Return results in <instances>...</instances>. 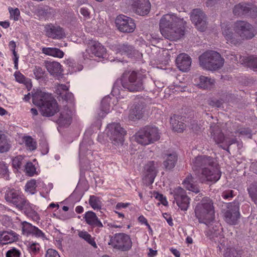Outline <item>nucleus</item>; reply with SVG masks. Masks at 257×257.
Masks as SVG:
<instances>
[{
    "label": "nucleus",
    "instance_id": "1",
    "mask_svg": "<svg viewBox=\"0 0 257 257\" xmlns=\"http://www.w3.org/2000/svg\"><path fill=\"white\" fill-rule=\"evenodd\" d=\"M192 163V169L194 171L201 169L199 177L202 183L206 181L216 182L220 179L221 172L213 158L206 156H197Z\"/></svg>",
    "mask_w": 257,
    "mask_h": 257
},
{
    "label": "nucleus",
    "instance_id": "2",
    "mask_svg": "<svg viewBox=\"0 0 257 257\" xmlns=\"http://www.w3.org/2000/svg\"><path fill=\"white\" fill-rule=\"evenodd\" d=\"M185 22L173 14L164 15L160 21V30L166 39L177 40L185 34Z\"/></svg>",
    "mask_w": 257,
    "mask_h": 257
},
{
    "label": "nucleus",
    "instance_id": "3",
    "mask_svg": "<svg viewBox=\"0 0 257 257\" xmlns=\"http://www.w3.org/2000/svg\"><path fill=\"white\" fill-rule=\"evenodd\" d=\"M33 103L40 107L41 114L45 116L54 115L58 111V103L51 94L36 90L32 94Z\"/></svg>",
    "mask_w": 257,
    "mask_h": 257
},
{
    "label": "nucleus",
    "instance_id": "4",
    "mask_svg": "<svg viewBox=\"0 0 257 257\" xmlns=\"http://www.w3.org/2000/svg\"><path fill=\"white\" fill-rule=\"evenodd\" d=\"M195 214L198 221L206 225L215 218V210L213 200L209 197H204L195 208Z\"/></svg>",
    "mask_w": 257,
    "mask_h": 257
},
{
    "label": "nucleus",
    "instance_id": "5",
    "mask_svg": "<svg viewBox=\"0 0 257 257\" xmlns=\"http://www.w3.org/2000/svg\"><path fill=\"white\" fill-rule=\"evenodd\" d=\"M126 73L123 74L121 80L122 86L125 89L130 92L141 91L144 89V80L146 76L139 72L133 71L128 72V75L125 77Z\"/></svg>",
    "mask_w": 257,
    "mask_h": 257
},
{
    "label": "nucleus",
    "instance_id": "6",
    "mask_svg": "<svg viewBox=\"0 0 257 257\" xmlns=\"http://www.w3.org/2000/svg\"><path fill=\"white\" fill-rule=\"evenodd\" d=\"M199 60L202 67L210 71L220 69L224 64V59L220 54L214 51L204 52L199 56Z\"/></svg>",
    "mask_w": 257,
    "mask_h": 257
},
{
    "label": "nucleus",
    "instance_id": "7",
    "mask_svg": "<svg viewBox=\"0 0 257 257\" xmlns=\"http://www.w3.org/2000/svg\"><path fill=\"white\" fill-rule=\"evenodd\" d=\"M136 141L142 145H148L160 139L158 129L154 126L147 125L140 129L135 135Z\"/></svg>",
    "mask_w": 257,
    "mask_h": 257
},
{
    "label": "nucleus",
    "instance_id": "8",
    "mask_svg": "<svg viewBox=\"0 0 257 257\" xmlns=\"http://www.w3.org/2000/svg\"><path fill=\"white\" fill-rule=\"evenodd\" d=\"M108 244L114 249L125 251L132 248V242L129 235L123 233H116L111 237Z\"/></svg>",
    "mask_w": 257,
    "mask_h": 257
},
{
    "label": "nucleus",
    "instance_id": "9",
    "mask_svg": "<svg viewBox=\"0 0 257 257\" xmlns=\"http://www.w3.org/2000/svg\"><path fill=\"white\" fill-rule=\"evenodd\" d=\"M107 136L112 143L115 146L121 145L124 141L126 132L119 123H112L107 126Z\"/></svg>",
    "mask_w": 257,
    "mask_h": 257
},
{
    "label": "nucleus",
    "instance_id": "10",
    "mask_svg": "<svg viewBox=\"0 0 257 257\" xmlns=\"http://www.w3.org/2000/svg\"><path fill=\"white\" fill-rule=\"evenodd\" d=\"M235 30L242 39H250L254 36L253 27L245 21H237L235 24Z\"/></svg>",
    "mask_w": 257,
    "mask_h": 257
},
{
    "label": "nucleus",
    "instance_id": "11",
    "mask_svg": "<svg viewBox=\"0 0 257 257\" xmlns=\"http://www.w3.org/2000/svg\"><path fill=\"white\" fill-rule=\"evenodd\" d=\"M115 22L118 30L123 33H132L136 28L134 20L123 15L118 16Z\"/></svg>",
    "mask_w": 257,
    "mask_h": 257
},
{
    "label": "nucleus",
    "instance_id": "12",
    "mask_svg": "<svg viewBox=\"0 0 257 257\" xmlns=\"http://www.w3.org/2000/svg\"><path fill=\"white\" fill-rule=\"evenodd\" d=\"M172 194L178 206L183 211H186L190 204V198L186 191L181 187H178L173 190Z\"/></svg>",
    "mask_w": 257,
    "mask_h": 257
},
{
    "label": "nucleus",
    "instance_id": "13",
    "mask_svg": "<svg viewBox=\"0 0 257 257\" xmlns=\"http://www.w3.org/2000/svg\"><path fill=\"white\" fill-rule=\"evenodd\" d=\"M5 199L21 210L24 209L28 204V201L20 195L19 191L14 189L7 191Z\"/></svg>",
    "mask_w": 257,
    "mask_h": 257
},
{
    "label": "nucleus",
    "instance_id": "14",
    "mask_svg": "<svg viewBox=\"0 0 257 257\" xmlns=\"http://www.w3.org/2000/svg\"><path fill=\"white\" fill-rule=\"evenodd\" d=\"M226 222L229 224H236L240 217L239 212V203L234 201L228 205L227 209L224 214Z\"/></svg>",
    "mask_w": 257,
    "mask_h": 257
},
{
    "label": "nucleus",
    "instance_id": "15",
    "mask_svg": "<svg viewBox=\"0 0 257 257\" xmlns=\"http://www.w3.org/2000/svg\"><path fill=\"white\" fill-rule=\"evenodd\" d=\"M233 13L237 16L255 18L257 16V8L251 7L248 4L241 3L236 5L234 7Z\"/></svg>",
    "mask_w": 257,
    "mask_h": 257
},
{
    "label": "nucleus",
    "instance_id": "16",
    "mask_svg": "<svg viewBox=\"0 0 257 257\" xmlns=\"http://www.w3.org/2000/svg\"><path fill=\"white\" fill-rule=\"evenodd\" d=\"M190 18L197 29L203 32L206 28V17L205 14L200 9H194L190 15Z\"/></svg>",
    "mask_w": 257,
    "mask_h": 257
},
{
    "label": "nucleus",
    "instance_id": "17",
    "mask_svg": "<svg viewBox=\"0 0 257 257\" xmlns=\"http://www.w3.org/2000/svg\"><path fill=\"white\" fill-rule=\"evenodd\" d=\"M156 170L155 162L151 161L148 162L144 167L143 171V181L147 185L153 184L156 176Z\"/></svg>",
    "mask_w": 257,
    "mask_h": 257
},
{
    "label": "nucleus",
    "instance_id": "18",
    "mask_svg": "<svg viewBox=\"0 0 257 257\" xmlns=\"http://www.w3.org/2000/svg\"><path fill=\"white\" fill-rule=\"evenodd\" d=\"M44 31L48 37L53 39H61L65 37L63 28L58 25L51 23L46 25Z\"/></svg>",
    "mask_w": 257,
    "mask_h": 257
},
{
    "label": "nucleus",
    "instance_id": "19",
    "mask_svg": "<svg viewBox=\"0 0 257 257\" xmlns=\"http://www.w3.org/2000/svg\"><path fill=\"white\" fill-rule=\"evenodd\" d=\"M132 5L134 11L139 15L144 16L150 12L151 4L149 0H133Z\"/></svg>",
    "mask_w": 257,
    "mask_h": 257
},
{
    "label": "nucleus",
    "instance_id": "20",
    "mask_svg": "<svg viewBox=\"0 0 257 257\" xmlns=\"http://www.w3.org/2000/svg\"><path fill=\"white\" fill-rule=\"evenodd\" d=\"M146 103L144 101L136 102L130 110L129 118L136 120L141 118L145 111Z\"/></svg>",
    "mask_w": 257,
    "mask_h": 257
},
{
    "label": "nucleus",
    "instance_id": "21",
    "mask_svg": "<svg viewBox=\"0 0 257 257\" xmlns=\"http://www.w3.org/2000/svg\"><path fill=\"white\" fill-rule=\"evenodd\" d=\"M176 63L180 70L183 72L188 71L191 66V58L185 53L179 54L176 59Z\"/></svg>",
    "mask_w": 257,
    "mask_h": 257
},
{
    "label": "nucleus",
    "instance_id": "22",
    "mask_svg": "<svg viewBox=\"0 0 257 257\" xmlns=\"http://www.w3.org/2000/svg\"><path fill=\"white\" fill-rule=\"evenodd\" d=\"M114 50L116 53L125 55L128 57H132L136 53L134 47L127 42L115 45L114 46Z\"/></svg>",
    "mask_w": 257,
    "mask_h": 257
},
{
    "label": "nucleus",
    "instance_id": "23",
    "mask_svg": "<svg viewBox=\"0 0 257 257\" xmlns=\"http://www.w3.org/2000/svg\"><path fill=\"white\" fill-rule=\"evenodd\" d=\"M19 235L13 230L0 231V244L11 243L18 241Z\"/></svg>",
    "mask_w": 257,
    "mask_h": 257
},
{
    "label": "nucleus",
    "instance_id": "24",
    "mask_svg": "<svg viewBox=\"0 0 257 257\" xmlns=\"http://www.w3.org/2000/svg\"><path fill=\"white\" fill-rule=\"evenodd\" d=\"M210 133L211 138L213 139L216 144H219L224 142V135L219 125L215 124H211L210 128Z\"/></svg>",
    "mask_w": 257,
    "mask_h": 257
},
{
    "label": "nucleus",
    "instance_id": "25",
    "mask_svg": "<svg viewBox=\"0 0 257 257\" xmlns=\"http://www.w3.org/2000/svg\"><path fill=\"white\" fill-rule=\"evenodd\" d=\"M45 67L50 74L54 77L60 76L62 74L63 70L59 62L45 61Z\"/></svg>",
    "mask_w": 257,
    "mask_h": 257
},
{
    "label": "nucleus",
    "instance_id": "26",
    "mask_svg": "<svg viewBox=\"0 0 257 257\" xmlns=\"http://www.w3.org/2000/svg\"><path fill=\"white\" fill-rule=\"evenodd\" d=\"M88 51L95 56L103 57L106 53V49L100 43L94 41L90 44V48Z\"/></svg>",
    "mask_w": 257,
    "mask_h": 257
},
{
    "label": "nucleus",
    "instance_id": "27",
    "mask_svg": "<svg viewBox=\"0 0 257 257\" xmlns=\"http://www.w3.org/2000/svg\"><path fill=\"white\" fill-rule=\"evenodd\" d=\"M84 218L86 222L88 225L93 227L101 228L103 227V224L99 220L96 214L91 211H87L85 213Z\"/></svg>",
    "mask_w": 257,
    "mask_h": 257
},
{
    "label": "nucleus",
    "instance_id": "28",
    "mask_svg": "<svg viewBox=\"0 0 257 257\" xmlns=\"http://www.w3.org/2000/svg\"><path fill=\"white\" fill-rule=\"evenodd\" d=\"M163 165L166 169L170 170L174 168L178 160V156L175 152L165 154L163 156Z\"/></svg>",
    "mask_w": 257,
    "mask_h": 257
},
{
    "label": "nucleus",
    "instance_id": "29",
    "mask_svg": "<svg viewBox=\"0 0 257 257\" xmlns=\"http://www.w3.org/2000/svg\"><path fill=\"white\" fill-rule=\"evenodd\" d=\"M239 61L241 64H244L254 71H257V57L250 56L247 57L239 56Z\"/></svg>",
    "mask_w": 257,
    "mask_h": 257
},
{
    "label": "nucleus",
    "instance_id": "30",
    "mask_svg": "<svg viewBox=\"0 0 257 257\" xmlns=\"http://www.w3.org/2000/svg\"><path fill=\"white\" fill-rule=\"evenodd\" d=\"M42 53L49 56L61 58L64 53L60 49L57 48L44 47L42 48Z\"/></svg>",
    "mask_w": 257,
    "mask_h": 257
},
{
    "label": "nucleus",
    "instance_id": "31",
    "mask_svg": "<svg viewBox=\"0 0 257 257\" xmlns=\"http://www.w3.org/2000/svg\"><path fill=\"white\" fill-rule=\"evenodd\" d=\"M179 116L174 115L170 118V123L175 131L181 133L183 131L185 125L183 122L179 121Z\"/></svg>",
    "mask_w": 257,
    "mask_h": 257
},
{
    "label": "nucleus",
    "instance_id": "32",
    "mask_svg": "<svg viewBox=\"0 0 257 257\" xmlns=\"http://www.w3.org/2000/svg\"><path fill=\"white\" fill-rule=\"evenodd\" d=\"M72 112L68 109H65L60 113V115L58 119L60 123L64 125H69L71 122Z\"/></svg>",
    "mask_w": 257,
    "mask_h": 257
},
{
    "label": "nucleus",
    "instance_id": "33",
    "mask_svg": "<svg viewBox=\"0 0 257 257\" xmlns=\"http://www.w3.org/2000/svg\"><path fill=\"white\" fill-rule=\"evenodd\" d=\"M110 98L109 97H105L102 99L101 102L100 113H98L99 118H103L106 114L109 112L110 110Z\"/></svg>",
    "mask_w": 257,
    "mask_h": 257
},
{
    "label": "nucleus",
    "instance_id": "34",
    "mask_svg": "<svg viewBox=\"0 0 257 257\" xmlns=\"http://www.w3.org/2000/svg\"><path fill=\"white\" fill-rule=\"evenodd\" d=\"M54 10L48 7H41L38 9V15L41 19H48L54 15Z\"/></svg>",
    "mask_w": 257,
    "mask_h": 257
},
{
    "label": "nucleus",
    "instance_id": "35",
    "mask_svg": "<svg viewBox=\"0 0 257 257\" xmlns=\"http://www.w3.org/2000/svg\"><path fill=\"white\" fill-rule=\"evenodd\" d=\"M193 179L191 175L188 176L184 180L183 183L187 190L197 193L199 192V189L197 185L193 184L194 182Z\"/></svg>",
    "mask_w": 257,
    "mask_h": 257
},
{
    "label": "nucleus",
    "instance_id": "36",
    "mask_svg": "<svg viewBox=\"0 0 257 257\" xmlns=\"http://www.w3.org/2000/svg\"><path fill=\"white\" fill-rule=\"evenodd\" d=\"M222 34L226 40L227 43H230L231 44L237 45L239 43L238 39L236 38L235 35L230 29H224L223 31Z\"/></svg>",
    "mask_w": 257,
    "mask_h": 257
},
{
    "label": "nucleus",
    "instance_id": "37",
    "mask_svg": "<svg viewBox=\"0 0 257 257\" xmlns=\"http://www.w3.org/2000/svg\"><path fill=\"white\" fill-rule=\"evenodd\" d=\"M199 85L204 89H210L214 85L215 81L210 77L201 76L199 78Z\"/></svg>",
    "mask_w": 257,
    "mask_h": 257
},
{
    "label": "nucleus",
    "instance_id": "38",
    "mask_svg": "<svg viewBox=\"0 0 257 257\" xmlns=\"http://www.w3.org/2000/svg\"><path fill=\"white\" fill-rule=\"evenodd\" d=\"M89 203L91 207L95 210V209H100L102 206V202L101 201V199L94 195H92L90 196L89 199Z\"/></svg>",
    "mask_w": 257,
    "mask_h": 257
},
{
    "label": "nucleus",
    "instance_id": "39",
    "mask_svg": "<svg viewBox=\"0 0 257 257\" xmlns=\"http://www.w3.org/2000/svg\"><path fill=\"white\" fill-rule=\"evenodd\" d=\"M11 148L10 142L7 136L0 139V153L8 152Z\"/></svg>",
    "mask_w": 257,
    "mask_h": 257
},
{
    "label": "nucleus",
    "instance_id": "40",
    "mask_svg": "<svg viewBox=\"0 0 257 257\" xmlns=\"http://www.w3.org/2000/svg\"><path fill=\"white\" fill-rule=\"evenodd\" d=\"M78 235L80 238H83L88 243L91 244L94 248H97V245L94 239L92 237L91 235L86 231H81L78 233Z\"/></svg>",
    "mask_w": 257,
    "mask_h": 257
},
{
    "label": "nucleus",
    "instance_id": "41",
    "mask_svg": "<svg viewBox=\"0 0 257 257\" xmlns=\"http://www.w3.org/2000/svg\"><path fill=\"white\" fill-rule=\"evenodd\" d=\"M35 226L26 221L22 223V231L23 234L26 235L32 234Z\"/></svg>",
    "mask_w": 257,
    "mask_h": 257
},
{
    "label": "nucleus",
    "instance_id": "42",
    "mask_svg": "<svg viewBox=\"0 0 257 257\" xmlns=\"http://www.w3.org/2000/svg\"><path fill=\"white\" fill-rule=\"evenodd\" d=\"M33 72L35 78L37 80L43 79L47 75L45 71L40 66H35Z\"/></svg>",
    "mask_w": 257,
    "mask_h": 257
},
{
    "label": "nucleus",
    "instance_id": "43",
    "mask_svg": "<svg viewBox=\"0 0 257 257\" xmlns=\"http://www.w3.org/2000/svg\"><path fill=\"white\" fill-rule=\"evenodd\" d=\"M36 182L35 180L28 181L25 186V190L30 194H34L36 191Z\"/></svg>",
    "mask_w": 257,
    "mask_h": 257
},
{
    "label": "nucleus",
    "instance_id": "44",
    "mask_svg": "<svg viewBox=\"0 0 257 257\" xmlns=\"http://www.w3.org/2000/svg\"><path fill=\"white\" fill-rule=\"evenodd\" d=\"M21 251L14 247L8 250L6 253V257H21Z\"/></svg>",
    "mask_w": 257,
    "mask_h": 257
},
{
    "label": "nucleus",
    "instance_id": "45",
    "mask_svg": "<svg viewBox=\"0 0 257 257\" xmlns=\"http://www.w3.org/2000/svg\"><path fill=\"white\" fill-rule=\"evenodd\" d=\"M235 133H239L240 135L244 136L249 139L252 138V131L248 127L238 128L236 130Z\"/></svg>",
    "mask_w": 257,
    "mask_h": 257
},
{
    "label": "nucleus",
    "instance_id": "46",
    "mask_svg": "<svg viewBox=\"0 0 257 257\" xmlns=\"http://www.w3.org/2000/svg\"><path fill=\"white\" fill-rule=\"evenodd\" d=\"M25 144L28 149L30 151H33L36 149V143L31 137H27L26 138Z\"/></svg>",
    "mask_w": 257,
    "mask_h": 257
},
{
    "label": "nucleus",
    "instance_id": "47",
    "mask_svg": "<svg viewBox=\"0 0 257 257\" xmlns=\"http://www.w3.org/2000/svg\"><path fill=\"white\" fill-rule=\"evenodd\" d=\"M69 89L68 87L65 84H58L56 85V93L60 96L62 95Z\"/></svg>",
    "mask_w": 257,
    "mask_h": 257
},
{
    "label": "nucleus",
    "instance_id": "48",
    "mask_svg": "<svg viewBox=\"0 0 257 257\" xmlns=\"http://www.w3.org/2000/svg\"><path fill=\"white\" fill-rule=\"evenodd\" d=\"M23 161V157L21 156H17L15 157L12 161V164L14 168L16 169H20L22 164Z\"/></svg>",
    "mask_w": 257,
    "mask_h": 257
},
{
    "label": "nucleus",
    "instance_id": "49",
    "mask_svg": "<svg viewBox=\"0 0 257 257\" xmlns=\"http://www.w3.org/2000/svg\"><path fill=\"white\" fill-rule=\"evenodd\" d=\"M29 203L28 202L27 205L26 206V208H24V210L27 214V216L32 217L33 219L37 220L39 219L38 213L34 210L32 209H28L27 206H28Z\"/></svg>",
    "mask_w": 257,
    "mask_h": 257
},
{
    "label": "nucleus",
    "instance_id": "50",
    "mask_svg": "<svg viewBox=\"0 0 257 257\" xmlns=\"http://www.w3.org/2000/svg\"><path fill=\"white\" fill-rule=\"evenodd\" d=\"M25 170L26 173L29 176H33L36 171V168L31 162H28L25 165Z\"/></svg>",
    "mask_w": 257,
    "mask_h": 257
},
{
    "label": "nucleus",
    "instance_id": "51",
    "mask_svg": "<svg viewBox=\"0 0 257 257\" xmlns=\"http://www.w3.org/2000/svg\"><path fill=\"white\" fill-rule=\"evenodd\" d=\"M9 10L11 18L13 19L15 21L18 20L20 14L19 10L18 8L13 9L12 8H9Z\"/></svg>",
    "mask_w": 257,
    "mask_h": 257
},
{
    "label": "nucleus",
    "instance_id": "52",
    "mask_svg": "<svg viewBox=\"0 0 257 257\" xmlns=\"http://www.w3.org/2000/svg\"><path fill=\"white\" fill-rule=\"evenodd\" d=\"M8 168L7 164L4 162H0V178L7 177Z\"/></svg>",
    "mask_w": 257,
    "mask_h": 257
},
{
    "label": "nucleus",
    "instance_id": "53",
    "mask_svg": "<svg viewBox=\"0 0 257 257\" xmlns=\"http://www.w3.org/2000/svg\"><path fill=\"white\" fill-rule=\"evenodd\" d=\"M40 250V245L38 243H32L30 244L29 251L31 253L36 254Z\"/></svg>",
    "mask_w": 257,
    "mask_h": 257
},
{
    "label": "nucleus",
    "instance_id": "54",
    "mask_svg": "<svg viewBox=\"0 0 257 257\" xmlns=\"http://www.w3.org/2000/svg\"><path fill=\"white\" fill-rule=\"evenodd\" d=\"M45 257H60V256L57 250L49 248L46 251Z\"/></svg>",
    "mask_w": 257,
    "mask_h": 257
},
{
    "label": "nucleus",
    "instance_id": "55",
    "mask_svg": "<svg viewBox=\"0 0 257 257\" xmlns=\"http://www.w3.org/2000/svg\"><path fill=\"white\" fill-rule=\"evenodd\" d=\"M32 235H34L37 237H40L42 238H44L45 237V234L42 232V231L36 226L34 227Z\"/></svg>",
    "mask_w": 257,
    "mask_h": 257
},
{
    "label": "nucleus",
    "instance_id": "56",
    "mask_svg": "<svg viewBox=\"0 0 257 257\" xmlns=\"http://www.w3.org/2000/svg\"><path fill=\"white\" fill-rule=\"evenodd\" d=\"M154 197H155L156 199H157L160 201H161V203L164 205H166L167 203V201L165 197H164V196L161 194H159L158 192L155 193L154 194Z\"/></svg>",
    "mask_w": 257,
    "mask_h": 257
},
{
    "label": "nucleus",
    "instance_id": "57",
    "mask_svg": "<svg viewBox=\"0 0 257 257\" xmlns=\"http://www.w3.org/2000/svg\"><path fill=\"white\" fill-rule=\"evenodd\" d=\"M249 196L253 200L254 203L257 204V190L254 192L253 189L251 187L247 189Z\"/></svg>",
    "mask_w": 257,
    "mask_h": 257
},
{
    "label": "nucleus",
    "instance_id": "58",
    "mask_svg": "<svg viewBox=\"0 0 257 257\" xmlns=\"http://www.w3.org/2000/svg\"><path fill=\"white\" fill-rule=\"evenodd\" d=\"M16 80L20 82L23 83L25 80V77L19 72H16L14 74Z\"/></svg>",
    "mask_w": 257,
    "mask_h": 257
},
{
    "label": "nucleus",
    "instance_id": "59",
    "mask_svg": "<svg viewBox=\"0 0 257 257\" xmlns=\"http://www.w3.org/2000/svg\"><path fill=\"white\" fill-rule=\"evenodd\" d=\"M63 99L67 101H71L73 97V95L71 92H70L67 91L65 93H64L62 95H61Z\"/></svg>",
    "mask_w": 257,
    "mask_h": 257
},
{
    "label": "nucleus",
    "instance_id": "60",
    "mask_svg": "<svg viewBox=\"0 0 257 257\" xmlns=\"http://www.w3.org/2000/svg\"><path fill=\"white\" fill-rule=\"evenodd\" d=\"M13 54L14 56V67L16 69H18V61H19V56L17 55L15 50H12Z\"/></svg>",
    "mask_w": 257,
    "mask_h": 257
},
{
    "label": "nucleus",
    "instance_id": "61",
    "mask_svg": "<svg viewBox=\"0 0 257 257\" xmlns=\"http://www.w3.org/2000/svg\"><path fill=\"white\" fill-rule=\"evenodd\" d=\"M224 142L226 143V145L228 146V147L230 146V145H231L232 144H235V143H236L237 142V140L236 139H232L231 140H229L228 141H227V140H226L225 139V141ZM221 148H222L223 149L225 150H226L227 151H228V147H227V149H226L224 147H222V146H220Z\"/></svg>",
    "mask_w": 257,
    "mask_h": 257
},
{
    "label": "nucleus",
    "instance_id": "62",
    "mask_svg": "<svg viewBox=\"0 0 257 257\" xmlns=\"http://www.w3.org/2000/svg\"><path fill=\"white\" fill-rule=\"evenodd\" d=\"M129 205H130V203H122V202L118 203L115 206V209L117 210H119L121 208H125L127 207Z\"/></svg>",
    "mask_w": 257,
    "mask_h": 257
},
{
    "label": "nucleus",
    "instance_id": "63",
    "mask_svg": "<svg viewBox=\"0 0 257 257\" xmlns=\"http://www.w3.org/2000/svg\"><path fill=\"white\" fill-rule=\"evenodd\" d=\"M80 13L85 17H89V13L86 8H81L80 10Z\"/></svg>",
    "mask_w": 257,
    "mask_h": 257
},
{
    "label": "nucleus",
    "instance_id": "64",
    "mask_svg": "<svg viewBox=\"0 0 257 257\" xmlns=\"http://www.w3.org/2000/svg\"><path fill=\"white\" fill-rule=\"evenodd\" d=\"M233 191L232 190H230L228 192H225L222 193V196L225 199H228L229 198H231L233 197L232 195Z\"/></svg>",
    "mask_w": 257,
    "mask_h": 257
}]
</instances>
